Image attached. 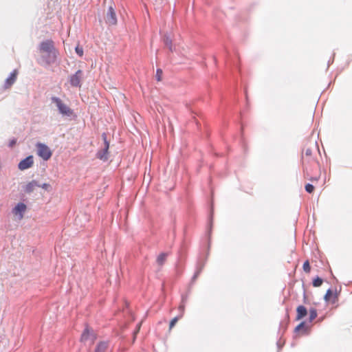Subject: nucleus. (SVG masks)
<instances>
[{"mask_svg": "<svg viewBox=\"0 0 352 352\" xmlns=\"http://www.w3.org/2000/svg\"><path fill=\"white\" fill-rule=\"evenodd\" d=\"M38 50L41 54H47V56L45 58V63L48 65L54 63L58 54V51L54 47V43L51 39L41 42L38 46Z\"/></svg>", "mask_w": 352, "mask_h": 352, "instance_id": "nucleus-1", "label": "nucleus"}, {"mask_svg": "<svg viewBox=\"0 0 352 352\" xmlns=\"http://www.w3.org/2000/svg\"><path fill=\"white\" fill-rule=\"evenodd\" d=\"M52 100L56 104L59 112L63 116H70L73 113V111L65 104L59 98L52 97Z\"/></svg>", "mask_w": 352, "mask_h": 352, "instance_id": "nucleus-2", "label": "nucleus"}, {"mask_svg": "<svg viewBox=\"0 0 352 352\" xmlns=\"http://www.w3.org/2000/svg\"><path fill=\"white\" fill-rule=\"evenodd\" d=\"M37 154L44 160H48L52 155L50 148L44 144L38 143L36 144Z\"/></svg>", "mask_w": 352, "mask_h": 352, "instance_id": "nucleus-3", "label": "nucleus"}, {"mask_svg": "<svg viewBox=\"0 0 352 352\" xmlns=\"http://www.w3.org/2000/svg\"><path fill=\"white\" fill-rule=\"evenodd\" d=\"M104 19L106 23L109 25H114L117 23L116 14L114 8L112 6L109 7Z\"/></svg>", "mask_w": 352, "mask_h": 352, "instance_id": "nucleus-4", "label": "nucleus"}, {"mask_svg": "<svg viewBox=\"0 0 352 352\" xmlns=\"http://www.w3.org/2000/svg\"><path fill=\"white\" fill-rule=\"evenodd\" d=\"M96 340V336L93 331H91L88 327L85 328L84 331L82 332L80 338L81 342H87L90 341L91 343H94Z\"/></svg>", "mask_w": 352, "mask_h": 352, "instance_id": "nucleus-5", "label": "nucleus"}, {"mask_svg": "<svg viewBox=\"0 0 352 352\" xmlns=\"http://www.w3.org/2000/svg\"><path fill=\"white\" fill-rule=\"evenodd\" d=\"M82 72L81 70H78L74 75L70 76L69 81L70 84L73 87L80 86L82 80Z\"/></svg>", "mask_w": 352, "mask_h": 352, "instance_id": "nucleus-6", "label": "nucleus"}, {"mask_svg": "<svg viewBox=\"0 0 352 352\" xmlns=\"http://www.w3.org/2000/svg\"><path fill=\"white\" fill-rule=\"evenodd\" d=\"M33 157L28 156L19 162L18 167L20 170H23L30 168L33 165Z\"/></svg>", "mask_w": 352, "mask_h": 352, "instance_id": "nucleus-7", "label": "nucleus"}, {"mask_svg": "<svg viewBox=\"0 0 352 352\" xmlns=\"http://www.w3.org/2000/svg\"><path fill=\"white\" fill-rule=\"evenodd\" d=\"M18 72L16 70H14L10 75V76L6 79L5 82V88H10L16 81L17 77Z\"/></svg>", "mask_w": 352, "mask_h": 352, "instance_id": "nucleus-8", "label": "nucleus"}, {"mask_svg": "<svg viewBox=\"0 0 352 352\" xmlns=\"http://www.w3.org/2000/svg\"><path fill=\"white\" fill-rule=\"evenodd\" d=\"M26 210V206L23 203H19L13 209V214L14 215H19L20 219L23 218V213Z\"/></svg>", "mask_w": 352, "mask_h": 352, "instance_id": "nucleus-9", "label": "nucleus"}, {"mask_svg": "<svg viewBox=\"0 0 352 352\" xmlns=\"http://www.w3.org/2000/svg\"><path fill=\"white\" fill-rule=\"evenodd\" d=\"M307 308L303 305H299L296 308V319L297 320H301L304 317H305L307 315Z\"/></svg>", "mask_w": 352, "mask_h": 352, "instance_id": "nucleus-10", "label": "nucleus"}, {"mask_svg": "<svg viewBox=\"0 0 352 352\" xmlns=\"http://www.w3.org/2000/svg\"><path fill=\"white\" fill-rule=\"evenodd\" d=\"M105 146L102 151H100L97 153V157L102 160H107V152L109 149V142L104 139Z\"/></svg>", "mask_w": 352, "mask_h": 352, "instance_id": "nucleus-11", "label": "nucleus"}, {"mask_svg": "<svg viewBox=\"0 0 352 352\" xmlns=\"http://www.w3.org/2000/svg\"><path fill=\"white\" fill-rule=\"evenodd\" d=\"M295 333L297 334L302 335L307 333V328L305 326V322H300L296 328H295Z\"/></svg>", "mask_w": 352, "mask_h": 352, "instance_id": "nucleus-12", "label": "nucleus"}, {"mask_svg": "<svg viewBox=\"0 0 352 352\" xmlns=\"http://www.w3.org/2000/svg\"><path fill=\"white\" fill-rule=\"evenodd\" d=\"M40 186L38 182L35 180H33L29 182L25 187V191L28 193L32 192L36 187Z\"/></svg>", "mask_w": 352, "mask_h": 352, "instance_id": "nucleus-13", "label": "nucleus"}, {"mask_svg": "<svg viewBox=\"0 0 352 352\" xmlns=\"http://www.w3.org/2000/svg\"><path fill=\"white\" fill-rule=\"evenodd\" d=\"M168 256L167 253L162 252L158 255L156 262L159 266H162L166 261Z\"/></svg>", "mask_w": 352, "mask_h": 352, "instance_id": "nucleus-14", "label": "nucleus"}, {"mask_svg": "<svg viewBox=\"0 0 352 352\" xmlns=\"http://www.w3.org/2000/svg\"><path fill=\"white\" fill-rule=\"evenodd\" d=\"M107 348L108 344L107 342H100L97 344L94 352H105Z\"/></svg>", "mask_w": 352, "mask_h": 352, "instance_id": "nucleus-15", "label": "nucleus"}, {"mask_svg": "<svg viewBox=\"0 0 352 352\" xmlns=\"http://www.w3.org/2000/svg\"><path fill=\"white\" fill-rule=\"evenodd\" d=\"M318 316L317 310L315 308H311L309 311V320L312 322Z\"/></svg>", "mask_w": 352, "mask_h": 352, "instance_id": "nucleus-16", "label": "nucleus"}, {"mask_svg": "<svg viewBox=\"0 0 352 352\" xmlns=\"http://www.w3.org/2000/svg\"><path fill=\"white\" fill-rule=\"evenodd\" d=\"M302 268H303V270H304L306 273H309V272H310L311 267H310V265H309V261H306L303 263Z\"/></svg>", "mask_w": 352, "mask_h": 352, "instance_id": "nucleus-17", "label": "nucleus"}, {"mask_svg": "<svg viewBox=\"0 0 352 352\" xmlns=\"http://www.w3.org/2000/svg\"><path fill=\"white\" fill-rule=\"evenodd\" d=\"M322 279L319 278V277H317L316 278H315L313 281V285L314 287H320L322 284Z\"/></svg>", "mask_w": 352, "mask_h": 352, "instance_id": "nucleus-18", "label": "nucleus"}, {"mask_svg": "<svg viewBox=\"0 0 352 352\" xmlns=\"http://www.w3.org/2000/svg\"><path fill=\"white\" fill-rule=\"evenodd\" d=\"M333 292L331 289H328L326 292V294L324 296V299L326 301H329L331 298L333 297Z\"/></svg>", "mask_w": 352, "mask_h": 352, "instance_id": "nucleus-19", "label": "nucleus"}, {"mask_svg": "<svg viewBox=\"0 0 352 352\" xmlns=\"http://www.w3.org/2000/svg\"><path fill=\"white\" fill-rule=\"evenodd\" d=\"M314 186L311 184L305 185V190L309 193H312L314 191Z\"/></svg>", "mask_w": 352, "mask_h": 352, "instance_id": "nucleus-20", "label": "nucleus"}, {"mask_svg": "<svg viewBox=\"0 0 352 352\" xmlns=\"http://www.w3.org/2000/svg\"><path fill=\"white\" fill-rule=\"evenodd\" d=\"M179 320V318L178 317H175L174 318H173L170 322V324H169V329H172L173 328V327L175 325V324Z\"/></svg>", "mask_w": 352, "mask_h": 352, "instance_id": "nucleus-21", "label": "nucleus"}, {"mask_svg": "<svg viewBox=\"0 0 352 352\" xmlns=\"http://www.w3.org/2000/svg\"><path fill=\"white\" fill-rule=\"evenodd\" d=\"M76 52L77 53V54L79 56H82L83 55V49L82 47L79 46V45H77L76 47Z\"/></svg>", "mask_w": 352, "mask_h": 352, "instance_id": "nucleus-22", "label": "nucleus"}, {"mask_svg": "<svg viewBox=\"0 0 352 352\" xmlns=\"http://www.w3.org/2000/svg\"><path fill=\"white\" fill-rule=\"evenodd\" d=\"M162 70L160 69H158L156 72V78L158 81H160L162 80Z\"/></svg>", "mask_w": 352, "mask_h": 352, "instance_id": "nucleus-23", "label": "nucleus"}, {"mask_svg": "<svg viewBox=\"0 0 352 352\" xmlns=\"http://www.w3.org/2000/svg\"><path fill=\"white\" fill-rule=\"evenodd\" d=\"M305 154L306 156H311L312 154V149L311 148H306L304 150Z\"/></svg>", "mask_w": 352, "mask_h": 352, "instance_id": "nucleus-24", "label": "nucleus"}, {"mask_svg": "<svg viewBox=\"0 0 352 352\" xmlns=\"http://www.w3.org/2000/svg\"><path fill=\"white\" fill-rule=\"evenodd\" d=\"M164 42H165L166 45L168 46L170 50H171V45H172L171 41L170 39H168V38H166L165 39Z\"/></svg>", "mask_w": 352, "mask_h": 352, "instance_id": "nucleus-25", "label": "nucleus"}, {"mask_svg": "<svg viewBox=\"0 0 352 352\" xmlns=\"http://www.w3.org/2000/svg\"><path fill=\"white\" fill-rule=\"evenodd\" d=\"M42 188L45 190H49L50 188V185L49 184H43L42 186H41Z\"/></svg>", "mask_w": 352, "mask_h": 352, "instance_id": "nucleus-26", "label": "nucleus"}, {"mask_svg": "<svg viewBox=\"0 0 352 352\" xmlns=\"http://www.w3.org/2000/svg\"><path fill=\"white\" fill-rule=\"evenodd\" d=\"M309 179L311 182H313V183H316V182H318V177H310Z\"/></svg>", "mask_w": 352, "mask_h": 352, "instance_id": "nucleus-27", "label": "nucleus"}, {"mask_svg": "<svg viewBox=\"0 0 352 352\" xmlns=\"http://www.w3.org/2000/svg\"><path fill=\"white\" fill-rule=\"evenodd\" d=\"M16 141L15 140H12L11 142H10V146H13L14 144H15Z\"/></svg>", "mask_w": 352, "mask_h": 352, "instance_id": "nucleus-28", "label": "nucleus"}, {"mask_svg": "<svg viewBox=\"0 0 352 352\" xmlns=\"http://www.w3.org/2000/svg\"><path fill=\"white\" fill-rule=\"evenodd\" d=\"M179 309L184 310V305H180L179 306Z\"/></svg>", "mask_w": 352, "mask_h": 352, "instance_id": "nucleus-29", "label": "nucleus"}, {"mask_svg": "<svg viewBox=\"0 0 352 352\" xmlns=\"http://www.w3.org/2000/svg\"><path fill=\"white\" fill-rule=\"evenodd\" d=\"M333 298H334V300H333V302H335L336 300L337 297H336V296H333Z\"/></svg>", "mask_w": 352, "mask_h": 352, "instance_id": "nucleus-30", "label": "nucleus"}]
</instances>
